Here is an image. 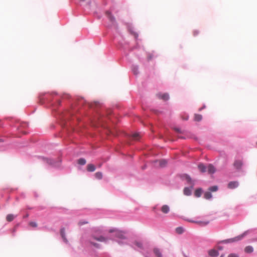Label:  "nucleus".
<instances>
[{"label": "nucleus", "instance_id": "obj_26", "mask_svg": "<svg viewBox=\"0 0 257 257\" xmlns=\"http://www.w3.org/2000/svg\"><path fill=\"white\" fill-rule=\"evenodd\" d=\"M218 190V187L217 186H213L212 187H210L209 188V191H212V192H215Z\"/></svg>", "mask_w": 257, "mask_h": 257}, {"label": "nucleus", "instance_id": "obj_16", "mask_svg": "<svg viewBox=\"0 0 257 257\" xmlns=\"http://www.w3.org/2000/svg\"><path fill=\"white\" fill-rule=\"evenodd\" d=\"M93 237L94 239H95V240L99 241L104 242L106 240V238H105L104 237H103L102 236H100L98 237L93 236Z\"/></svg>", "mask_w": 257, "mask_h": 257}, {"label": "nucleus", "instance_id": "obj_30", "mask_svg": "<svg viewBox=\"0 0 257 257\" xmlns=\"http://www.w3.org/2000/svg\"><path fill=\"white\" fill-rule=\"evenodd\" d=\"M131 33L134 36V37H135L136 39L138 38V37L139 36L138 34H137V33L133 32L132 31H131Z\"/></svg>", "mask_w": 257, "mask_h": 257}, {"label": "nucleus", "instance_id": "obj_5", "mask_svg": "<svg viewBox=\"0 0 257 257\" xmlns=\"http://www.w3.org/2000/svg\"><path fill=\"white\" fill-rule=\"evenodd\" d=\"M243 165V163L240 160H236L234 162L233 166L236 169H240Z\"/></svg>", "mask_w": 257, "mask_h": 257}, {"label": "nucleus", "instance_id": "obj_14", "mask_svg": "<svg viewBox=\"0 0 257 257\" xmlns=\"http://www.w3.org/2000/svg\"><path fill=\"white\" fill-rule=\"evenodd\" d=\"M159 97L164 100H167L169 99V95L168 94H166V93H164V94H159Z\"/></svg>", "mask_w": 257, "mask_h": 257}, {"label": "nucleus", "instance_id": "obj_2", "mask_svg": "<svg viewBox=\"0 0 257 257\" xmlns=\"http://www.w3.org/2000/svg\"><path fill=\"white\" fill-rule=\"evenodd\" d=\"M167 164V161L164 160H156L154 162V166L155 167H163Z\"/></svg>", "mask_w": 257, "mask_h": 257}, {"label": "nucleus", "instance_id": "obj_29", "mask_svg": "<svg viewBox=\"0 0 257 257\" xmlns=\"http://www.w3.org/2000/svg\"><path fill=\"white\" fill-rule=\"evenodd\" d=\"M29 224L30 226L33 227H36L37 226V224L35 222H30L29 223Z\"/></svg>", "mask_w": 257, "mask_h": 257}, {"label": "nucleus", "instance_id": "obj_9", "mask_svg": "<svg viewBox=\"0 0 257 257\" xmlns=\"http://www.w3.org/2000/svg\"><path fill=\"white\" fill-rule=\"evenodd\" d=\"M60 234L62 238H63V240L67 242V240L66 239V236H65V230L64 228H62L60 230Z\"/></svg>", "mask_w": 257, "mask_h": 257}, {"label": "nucleus", "instance_id": "obj_32", "mask_svg": "<svg viewBox=\"0 0 257 257\" xmlns=\"http://www.w3.org/2000/svg\"><path fill=\"white\" fill-rule=\"evenodd\" d=\"M87 223H88L87 221H79V223H78V225H82L86 224Z\"/></svg>", "mask_w": 257, "mask_h": 257}, {"label": "nucleus", "instance_id": "obj_23", "mask_svg": "<svg viewBox=\"0 0 257 257\" xmlns=\"http://www.w3.org/2000/svg\"><path fill=\"white\" fill-rule=\"evenodd\" d=\"M154 252L157 257H161V253L158 249L155 248L154 249Z\"/></svg>", "mask_w": 257, "mask_h": 257}, {"label": "nucleus", "instance_id": "obj_28", "mask_svg": "<svg viewBox=\"0 0 257 257\" xmlns=\"http://www.w3.org/2000/svg\"><path fill=\"white\" fill-rule=\"evenodd\" d=\"M137 69H138V68L136 65L134 66L133 67V68H132V70H133L134 73L136 75L138 74V72H137Z\"/></svg>", "mask_w": 257, "mask_h": 257}, {"label": "nucleus", "instance_id": "obj_33", "mask_svg": "<svg viewBox=\"0 0 257 257\" xmlns=\"http://www.w3.org/2000/svg\"><path fill=\"white\" fill-rule=\"evenodd\" d=\"M228 257H238V255L234 253H231L228 255Z\"/></svg>", "mask_w": 257, "mask_h": 257}, {"label": "nucleus", "instance_id": "obj_6", "mask_svg": "<svg viewBox=\"0 0 257 257\" xmlns=\"http://www.w3.org/2000/svg\"><path fill=\"white\" fill-rule=\"evenodd\" d=\"M238 186V183L236 181H232L228 183V187L230 189H234Z\"/></svg>", "mask_w": 257, "mask_h": 257}, {"label": "nucleus", "instance_id": "obj_27", "mask_svg": "<svg viewBox=\"0 0 257 257\" xmlns=\"http://www.w3.org/2000/svg\"><path fill=\"white\" fill-rule=\"evenodd\" d=\"M176 232L179 233V234H181L184 231V229L182 227H178L177 228H176Z\"/></svg>", "mask_w": 257, "mask_h": 257}, {"label": "nucleus", "instance_id": "obj_15", "mask_svg": "<svg viewBox=\"0 0 257 257\" xmlns=\"http://www.w3.org/2000/svg\"><path fill=\"white\" fill-rule=\"evenodd\" d=\"M202 194V190L201 189H197L195 190L194 192V195L197 197H199Z\"/></svg>", "mask_w": 257, "mask_h": 257}, {"label": "nucleus", "instance_id": "obj_20", "mask_svg": "<svg viewBox=\"0 0 257 257\" xmlns=\"http://www.w3.org/2000/svg\"><path fill=\"white\" fill-rule=\"evenodd\" d=\"M95 177L97 179H101L102 178V173L100 172H96L95 174Z\"/></svg>", "mask_w": 257, "mask_h": 257}, {"label": "nucleus", "instance_id": "obj_31", "mask_svg": "<svg viewBox=\"0 0 257 257\" xmlns=\"http://www.w3.org/2000/svg\"><path fill=\"white\" fill-rule=\"evenodd\" d=\"M185 178L188 182H190L191 181V179L190 177L188 175H186Z\"/></svg>", "mask_w": 257, "mask_h": 257}, {"label": "nucleus", "instance_id": "obj_37", "mask_svg": "<svg viewBox=\"0 0 257 257\" xmlns=\"http://www.w3.org/2000/svg\"><path fill=\"white\" fill-rule=\"evenodd\" d=\"M176 131L178 132H180V130L179 129V128H176L175 129Z\"/></svg>", "mask_w": 257, "mask_h": 257}, {"label": "nucleus", "instance_id": "obj_17", "mask_svg": "<svg viewBox=\"0 0 257 257\" xmlns=\"http://www.w3.org/2000/svg\"><path fill=\"white\" fill-rule=\"evenodd\" d=\"M244 251L246 253H251L253 251V248L251 246H247L245 248Z\"/></svg>", "mask_w": 257, "mask_h": 257}, {"label": "nucleus", "instance_id": "obj_11", "mask_svg": "<svg viewBox=\"0 0 257 257\" xmlns=\"http://www.w3.org/2000/svg\"><path fill=\"white\" fill-rule=\"evenodd\" d=\"M209 254L211 256L215 257L219 255V253L215 249H211L209 251Z\"/></svg>", "mask_w": 257, "mask_h": 257}, {"label": "nucleus", "instance_id": "obj_7", "mask_svg": "<svg viewBox=\"0 0 257 257\" xmlns=\"http://www.w3.org/2000/svg\"><path fill=\"white\" fill-rule=\"evenodd\" d=\"M207 171L209 174H213L215 172L216 169L212 165L209 164L207 167Z\"/></svg>", "mask_w": 257, "mask_h": 257}, {"label": "nucleus", "instance_id": "obj_4", "mask_svg": "<svg viewBox=\"0 0 257 257\" xmlns=\"http://www.w3.org/2000/svg\"><path fill=\"white\" fill-rule=\"evenodd\" d=\"M190 222L195 223L196 224H197L199 225L200 226H205L207 225L209 223V221H193V220H190Z\"/></svg>", "mask_w": 257, "mask_h": 257}, {"label": "nucleus", "instance_id": "obj_35", "mask_svg": "<svg viewBox=\"0 0 257 257\" xmlns=\"http://www.w3.org/2000/svg\"><path fill=\"white\" fill-rule=\"evenodd\" d=\"M92 244H93L94 246H96V247H98V244H96V243H93V242H91Z\"/></svg>", "mask_w": 257, "mask_h": 257}, {"label": "nucleus", "instance_id": "obj_18", "mask_svg": "<svg viewBox=\"0 0 257 257\" xmlns=\"http://www.w3.org/2000/svg\"><path fill=\"white\" fill-rule=\"evenodd\" d=\"M204 198L206 199H209L212 197L211 193L210 191L205 192L204 194Z\"/></svg>", "mask_w": 257, "mask_h": 257}, {"label": "nucleus", "instance_id": "obj_12", "mask_svg": "<svg viewBox=\"0 0 257 257\" xmlns=\"http://www.w3.org/2000/svg\"><path fill=\"white\" fill-rule=\"evenodd\" d=\"M198 168L199 170L202 173H204L206 171V167L203 164H199L198 166Z\"/></svg>", "mask_w": 257, "mask_h": 257}, {"label": "nucleus", "instance_id": "obj_25", "mask_svg": "<svg viewBox=\"0 0 257 257\" xmlns=\"http://www.w3.org/2000/svg\"><path fill=\"white\" fill-rule=\"evenodd\" d=\"M78 163L81 165H84L86 163V160L84 159L81 158L78 160Z\"/></svg>", "mask_w": 257, "mask_h": 257}, {"label": "nucleus", "instance_id": "obj_1", "mask_svg": "<svg viewBox=\"0 0 257 257\" xmlns=\"http://www.w3.org/2000/svg\"><path fill=\"white\" fill-rule=\"evenodd\" d=\"M245 234H246V232H244V233H243L242 234H241L240 235L237 236L234 238L226 239V240H224V242H225L226 243H230V242H233L238 241V240L241 239L245 236Z\"/></svg>", "mask_w": 257, "mask_h": 257}, {"label": "nucleus", "instance_id": "obj_10", "mask_svg": "<svg viewBox=\"0 0 257 257\" xmlns=\"http://www.w3.org/2000/svg\"><path fill=\"white\" fill-rule=\"evenodd\" d=\"M87 170L88 172H94L95 170V167L92 164H89L87 166Z\"/></svg>", "mask_w": 257, "mask_h": 257}, {"label": "nucleus", "instance_id": "obj_21", "mask_svg": "<svg viewBox=\"0 0 257 257\" xmlns=\"http://www.w3.org/2000/svg\"><path fill=\"white\" fill-rule=\"evenodd\" d=\"M132 138L134 140H138L140 138V134L139 133H135L132 135Z\"/></svg>", "mask_w": 257, "mask_h": 257}, {"label": "nucleus", "instance_id": "obj_22", "mask_svg": "<svg viewBox=\"0 0 257 257\" xmlns=\"http://www.w3.org/2000/svg\"><path fill=\"white\" fill-rule=\"evenodd\" d=\"M184 193L186 195H190L191 193V191L188 188H185V189H184Z\"/></svg>", "mask_w": 257, "mask_h": 257}, {"label": "nucleus", "instance_id": "obj_34", "mask_svg": "<svg viewBox=\"0 0 257 257\" xmlns=\"http://www.w3.org/2000/svg\"><path fill=\"white\" fill-rule=\"evenodd\" d=\"M193 33H194V36H196V35H197L198 34V32H197V31H194V32H193Z\"/></svg>", "mask_w": 257, "mask_h": 257}, {"label": "nucleus", "instance_id": "obj_19", "mask_svg": "<svg viewBox=\"0 0 257 257\" xmlns=\"http://www.w3.org/2000/svg\"><path fill=\"white\" fill-rule=\"evenodd\" d=\"M202 119V115L198 114H195L194 116V120L197 121H200Z\"/></svg>", "mask_w": 257, "mask_h": 257}, {"label": "nucleus", "instance_id": "obj_13", "mask_svg": "<svg viewBox=\"0 0 257 257\" xmlns=\"http://www.w3.org/2000/svg\"><path fill=\"white\" fill-rule=\"evenodd\" d=\"M169 207L167 205H163L161 208V211L164 213H168L169 212Z\"/></svg>", "mask_w": 257, "mask_h": 257}, {"label": "nucleus", "instance_id": "obj_8", "mask_svg": "<svg viewBox=\"0 0 257 257\" xmlns=\"http://www.w3.org/2000/svg\"><path fill=\"white\" fill-rule=\"evenodd\" d=\"M106 14L107 15V17L108 18V19L109 20V21L112 23H114L115 22V18L114 17L111 15V14L109 12H107L106 13Z\"/></svg>", "mask_w": 257, "mask_h": 257}, {"label": "nucleus", "instance_id": "obj_36", "mask_svg": "<svg viewBox=\"0 0 257 257\" xmlns=\"http://www.w3.org/2000/svg\"><path fill=\"white\" fill-rule=\"evenodd\" d=\"M137 245L139 246V247H141L142 246V244L141 243H137Z\"/></svg>", "mask_w": 257, "mask_h": 257}, {"label": "nucleus", "instance_id": "obj_3", "mask_svg": "<svg viewBox=\"0 0 257 257\" xmlns=\"http://www.w3.org/2000/svg\"><path fill=\"white\" fill-rule=\"evenodd\" d=\"M109 232H115V235L117 237H118L119 238H124V233L121 231H119L116 230L114 229H110V230H109Z\"/></svg>", "mask_w": 257, "mask_h": 257}, {"label": "nucleus", "instance_id": "obj_38", "mask_svg": "<svg viewBox=\"0 0 257 257\" xmlns=\"http://www.w3.org/2000/svg\"><path fill=\"white\" fill-rule=\"evenodd\" d=\"M220 257H224V255H221L220 256Z\"/></svg>", "mask_w": 257, "mask_h": 257}, {"label": "nucleus", "instance_id": "obj_24", "mask_svg": "<svg viewBox=\"0 0 257 257\" xmlns=\"http://www.w3.org/2000/svg\"><path fill=\"white\" fill-rule=\"evenodd\" d=\"M14 216L13 214H8L7 216V220L8 221H12L14 219Z\"/></svg>", "mask_w": 257, "mask_h": 257}]
</instances>
